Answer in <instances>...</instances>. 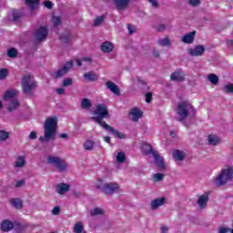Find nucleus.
I'll list each match as a JSON object with an SVG mask.
<instances>
[{"instance_id": "nucleus-1", "label": "nucleus", "mask_w": 233, "mask_h": 233, "mask_svg": "<svg viewBox=\"0 0 233 233\" xmlns=\"http://www.w3.org/2000/svg\"><path fill=\"white\" fill-rule=\"evenodd\" d=\"M56 136H57V116H51L44 123V137H40L39 141L48 143V141H54Z\"/></svg>"}, {"instance_id": "nucleus-2", "label": "nucleus", "mask_w": 233, "mask_h": 233, "mask_svg": "<svg viewBox=\"0 0 233 233\" xmlns=\"http://www.w3.org/2000/svg\"><path fill=\"white\" fill-rule=\"evenodd\" d=\"M94 116H91V121H95V123H97L99 127H102V128H105L106 122L103 121V119H108L110 117V113L108 112V106H106L105 104H99L96 106V110L94 111Z\"/></svg>"}, {"instance_id": "nucleus-3", "label": "nucleus", "mask_w": 233, "mask_h": 233, "mask_svg": "<svg viewBox=\"0 0 233 233\" xmlns=\"http://www.w3.org/2000/svg\"><path fill=\"white\" fill-rule=\"evenodd\" d=\"M142 152L145 154V156H148L152 154L155 159V165H157V167L158 170H165L167 168V166L165 165V160L163 159V157L159 156V153L157 151H155L154 148H152V145L148 143H143L142 144Z\"/></svg>"}, {"instance_id": "nucleus-4", "label": "nucleus", "mask_w": 233, "mask_h": 233, "mask_svg": "<svg viewBox=\"0 0 233 233\" xmlns=\"http://www.w3.org/2000/svg\"><path fill=\"white\" fill-rule=\"evenodd\" d=\"M233 179V167H228L220 171L217 177L213 178V183L216 187H223L227 185L228 181Z\"/></svg>"}, {"instance_id": "nucleus-5", "label": "nucleus", "mask_w": 233, "mask_h": 233, "mask_svg": "<svg viewBox=\"0 0 233 233\" xmlns=\"http://www.w3.org/2000/svg\"><path fill=\"white\" fill-rule=\"evenodd\" d=\"M190 110L196 114V109L192 104L188 103L187 101L179 102L177 108V114L178 116L177 121L183 123V121L188 117Z\"/></svg>"}, {"instance_id": "nucleus-6", "label": "nucleus", "mask_w": 233, "mask_h": 233, "mask_svg": "<svg viewBox=\"0 0 233 233\" xmlns=\"http://www.w3.org/2000/svg\"><path fill=\"white\" fill-rule=\"evenodd\" d=\"M96 188H98L107 196H112V194L119 190V184L114 182L105 183L103 179H98L96 183Z\"/></svg>"}, {"instance_id": "nucleus-7", "label": "nucleus", "mask_w": 233, "mask_h": 233, "mask_svg": "<svg viewBox=\"0 0 233 233\" xmlns=\"http://www.w3.org/2000/svg\"><path fill=\"white\" fill-rule=\"evenodd\" d=\"M22 87L24 94L32 96V91L37 88V82L32 80V75H25L22 78Z\"/></svg>"}, {"instance_id": "nucleus-8", "label": "nucleus", "mask_w": 233, "mask_h": 233, "mask_svg": "<svg viewBox=\"0 0 233 233\" xmlns=\"http://www.w3.org/2000/svg\"><path fill=\"white\" fill-rule=\"evenodd\" d=\"M47 163L48 165H53L54 167L58 170V172H65L68 168V164L58 157L49 156L47 157Z\"/></svg>"}, {"instance_id": "nucleus-9", "label": "nucleus", "mask_w": 233, "mask_h": 233, "mask_svg": "<svg viewBox=\"0 0 233 233\" xmlns=\"http://www.w3.org/2000/svg\"><path fill=\"white\" fill-rule=\"evenodd\" d=\"M74 66V61L66 62L62 68L58 69L54 73L55 79H59L64 76H66L67 72H70V69Z\"/></svg>"}, {"instance_id": "nucleus-10", "label": "nucleus", "mask_w": 233, "mask_h": 233, "mask_svg": "<svg viewBox=\"0 0 233 233\" xmlns=\"http://www.w3.org/2000/svg\"><path fill=\"white\" fill-rule=\"evenodd\" d=\"M205 51V46L198 45L193 48H189L187 54H189L191 57H201V56H204Z\"/></svg>"}, {"instance_id": "nucleus-11", "label": "nucleus", "mask_w": 233, "mask_h": 233, "mask_svg": "<svg viewBox=\"0 0 233 233\" xmlns=\"http://www.w3.org/2000/svg\"><path fill=\"white\" fill-rule=\"evenodd\" d=\"M112 3L116 10L121 12V10H127L132 0H112Z\"/></svg>"}, {"instance_id": "nucleus-12", "label": "nucleus", "mask_w": 233, "mask_h": 233, "mask_svg": "<svg viewBox=\"0 0 233 233\" xmlns=\"http://www.w3.org/2000/svg\"><path fill=\"white\" fill-rule=\"evenodd\" d=\"M128 117L132 119L134 123H137L139 119L143 117V112L139 110V107H133L128 113Z\"/></svg>"}, {"instance_id": "nucleus-13", "label": "nucleus", "mask_w": 233, "mask_h": 233, "mask_svg": "<svg viewBox=\"0 0 233 233\" xmlns=\"http://www.w3.org/2000/svg\"><path fill=\"white\" fill-rule=\"evenodd\" d=\"M47 35L48 28H46V26H40L35 31V37L37 39V41H43L44 39H46Z\"/></svg>"}, {"instance_id": "nucleus-14", "label": "nucleus", "mask_w": 233, "mask_h": 233, "mask_svg": "<svg viewBox=\"0 0 233 233\" xmlns=\"http://www.w3.org/2000/svg\"><path fill=\"white\" fill-rule=\"evenodd\" d=\"M170 79L171 81L181 83L185 81V73H183L181 69H177V71L171 74Z\"/></svg>"}, {"instance_id": "nucleus-15", "label": "nucleus", "mask_w": 233, "mask_h": 233, "mask_svg": "<svg viewBox=\"0 0 233 233\" xmlns=\"http://www.w3.org/2000/svg\"><path fill=\"white\" fill-rule=\"evenodd\" d=\"M196 39V31H191L186 35H184L181 38L182 43L186 45H192L194 40Z\"/></svg>"}, {"instance_id": "nucleus-16", "label": "nucleus", "mask_w": 233, "mask_h": 233, "mask_svg": "<svg viewBox=\"0 0 233 233\" xmlns=\"http://www.w3.org/2000/svg\"><path fill=\"white\" fill-rule=\"evenodd\" d=\"M106 88H108V90H110V92L115 94V96H121V89H119V86L116 85V83L112 81H107L106 83Z\"/></svg>"}, {"instance_id": "nucleus-17", "label": "nucleus", "mask_w": 233, "mask_h": 233, "mask_svg": "<svg viewBox=\"0 0 233 233\" xmlns=\"http://www.w3.org/2000/svg\"><path fill=\"white\" fill-rule=\"evenodd\" d=\"M208 196L209 193L206 192L198 198L197 203L199 205L200 208H207V204L208 203Z\"/></svg>"}, {"instance_id": "nucleus-18", "label": "nucleus", "mask_w": 233, "mask_h": 233, "mask_svg": "<svg viewBox=\"0 0 233 233\" xmlns=\"http://www.w3.org/2000/svg\"><path fill=\"white\" fill-rule=\"evenodd\" d=\"M105 130H107L108 132H111V134H114L116 136V137H117L118 139H125V137H127V136L117 130H115L114 127L110 125H106L104 127Z\"/></svg>"}, {"instance_id": "nucleus-19", "label": "nucleus", "mask_w": 233, "mask_h": 233, "mask_svg": "<svg viewBox=\"0 0 233 233\" xmlns=\"http://www.w3.org/2000/svg\"><path fill=\"white\" fill-rule=\"evenodd\" d=\"M84 79L94 83V81H97L99 79V75L96 74L94 71L86 72L83 75Z\"/></svg>"}, {"instance_id": "nucleus-20", "label": "nucleus", "mask_w": 233, "mask_h": 233, "mask_svg": "<svg viewBox=\"0 0 233 233\" xmlns=\"http://www.w3.org/2000/svg\"><path fill=\"white\" fill-rule=\"evenodd\" d=\"M167 200V198H156L151 202V208L153 210H156L157 208H159V207H163V205H165V201Z\"/></svg>"}, {"instance_id": "nucleus-21", "label": "nucleus", "mask_w": 233, "mask_h": 233, "mask_svg": "<svg viewBox=\"0 0 233 233\" xmlns=\"http://www.w3.org/2000/svg\"><path fill=\"white\" fill-rule=\"evenodd\" d=\"M70 190V186L66 183H60L56 186V192L62 196L63 194H66Z\"/></svg>"}, {"instance_id": "nucleus-22", "label": "nucleus", "mask_w": 233, "mask_h": 233, "mask_svg": "<svg viewBox=\"0 0 233 233\" xmlns=\"http://www.w3.org/2000/svg\"><path fill=\"white\" fill-rule=\"evenodd\" d=\"M101 50L105 54H110L114 50V45L111 42L106 41L101 45Z\"/></svg>"}, {"instance_id": "nucleus-23", "label": "nucleus", "mask_w": 233, "mask_h": 233, "mask_svg": "<svg viewBox=\"0 0 233 233\" xmlns=\"http://www.w3.org/2000/svg\"><path fill=\"white\" fill-rule=\"evenodd\" d=\"M12 228H14V223H12V221H10V220L2 221L1 230H3V232H10V230H12Z\"/></svg>"}, {"instance_id": "nucleus-24", "label": "nucleus", "mask_w": 233, "mask_h": 233, "mask_svg": "<svg viewBox=\"0 0 233 233\" xmlns=\"http://www.w3.org/2000/svg\"><path fill=\"white\" fill-rule=\"evenodd\" d=\"M72 39H74V36H73L72 34L69 33V32L63 33V34L60 35V41H61V43H65L66 45H68L69 43H71V42H72Z\"/></svg>"}, {"instance_id": "nucleus-25", "label": "nucleus", "mask_w": 233, "mask_h": 233, "mask_svg": "<svg viewBox=\"0 0 233 233\" xmlns=\"http://www.w3.org/2000/svg\"><path fill=\"white\" fill-rule=\"evenodd\" d=\"M208 141L209 145H212L213 147H216L221 143V139L216 136V135H209L208 137Z\"/></svg>"}, {"instance_id": "nucleus-26", "label": "nucleus", "mask_w": 233, "mask_h": 233, "mask_svg": "<svg viewBox=\"0 0 233 233\" xmlns=\"http://www.w3.org/2000/svg\"><path fill=\"white\" fill-rule=\"evenodd\" d=\"M10 204L12 207H15V208H17L18 210H21L23 208V201L19 198H11Z\"/></svg>"}, {"instance_id": "nucleus-27", "label": "nucleus", "mask_w": 233, "mask_h": 233, "mask_svg": "<svg viewBox=\"0 0 233 233\" xmlns=\"http://www.w3.org/2000/svg\"><path fill=\"white\" fill-rule=\"evenodd\" d=\"M173 157L177 159V161H183L185 159V152L176 149L173 151Z\"/></svg>"}, {"instance_id": "nucleus-28", "label": "nucleus", "mask_w": 233, "mask_h": 233, "mask_svg": "<svg viewBox=\"0 0 233 233\" xmlns=\"http://www.w3.org/2000/svg\"><path fill=\"white\" fill-rule=\"evenodd\" d=\"M26 165V159L24 156H19L16 158V162L15 164V168H22V167H25Z\"/></svg>"}, {"instance_id": "nucleus-29", "label": "nucleus", "mask_w": 233, "mask_h": 233, "mask_svg": "<svg viewBox=\"0 0 233 233\" xmlns=\"http://www.w3.org/2000/svg\"><path fill=\"white\" fill-rule=\"evenodd\" d=\"M74 232L75 233H86L85 230V226H83V222L78 221L74 226Z\"/></svg>"}, {"instance_id": "nucleus-30", "label": "nucleus", "mask_w": 233, "mask_h": 233, "mask_svg": "<svg viewBox=\"0 0 233 233\" xmlns=\"http://www.w3.org/2000/svg\"><path fill=\"white\" fill-rule=\"evenodd\" d=\"M208 80L211 85H218V83H219V76L216 74H209L208 76Z\"/></svg>"}, {"instance_id": "nucleus-31", "label": "nucleus", "mask_w": 233, "mask_h": 233, "mask_svg": "<svg viewBox=\"0 0 233 233\" xmlns=\"http://www.w3.org/2000/svg\"><path fill=\"white\" fill-rule=\"evenodd\" d=\"M92 107V102L88 98H83L81 102V108L84 110H88Z\"/></svg>"}, {"instance_id": "nucleus-32", "label": "nucleus", "mask_w": 233, "mask_h": 233, "mask_svg": "<svg viewBox=\"0 0 233 233\" xmlns=\"http://www.w3.org/2000/svg\"><path fill=\"white\" fill-rule=\"evenodd\" d=\"M17 96V90H7L4 95V99H12Z\"/></svg>"}, {"instance_id": "nucleus-33", "label": "nucleus", "mask_w": 233, "mask_h": 233, "mask_svg": "<svg viewBox=\"0 0 233 233\" xmlns=\"http://www.w3.org/2000/svg\"><path fill=\"white\" fill-rule=\"evenodd\" d=\"M15 108H19V101L17 100H13L7 107V110L9 112H14V110H15Z\"/></svg>"}, {"instance_id": "nucleus-34", "label": "nucleus", "mask_w": 233, "mask_h": 233, "mask_svg": "<svg viewBox=\"0 0 233 233\" xmlns=\"http://www.w3.org/2000/svg\"><path fill=\"white\" fill-rule=\"evenodd\" d=\"M25 5L31 7V10H35V6L39 5V0H25Z\"/></svg>"}, {"instance_id": "nucleus-35", "label": "nucleus", "mask_w": 233, "mask_h": 233, "mask_svg": "<svg viewBox=\"0 0 233 233\" xmlns=\"http://www.w3.org/2000/svg\"><path fill=\"white\" fill-rule=\"evenodd\" d=\"M157 45L160 46H170V39H168V37L158 39Z\"/></svg>"}, {"instance_id": "nucleus-36", "label": "nucleus", "mask_w": 233, "mask_h": 233, "mask_svg": "<svg viewBox=\"0 0 233 233\" xmlns=\"http://www.w3.org/2000/svg\"><path fill=\"white\" fill-rule=\"evenodd\" d=\"M95 142L93 140H86L84 143L85 150H94Z\"/></svg>"}, {"instance_id": "nucleus-37", "label": "nucleus", "mask_w": 233, "mask_h": 233, "mask_svg": "<svg viewBox=\"0 0 233 233\" xmlns=\"http://www.w3.org/2000/svg\"><path fill=\"white\" fill-rule=\"evenodd\" d=\"M106 17V16H105V15H102L101 16H96L94 22V26H99V25H102Z\"/></svg>"}, {"instance_id": "nucleus-38", "label": "nucleus", "mask_w": 233, "mask_h": 233, "mask_svg": "<svg viewBox=\"0 0 233 233\" xmlns=\"http://www.w3.org/2000/svg\"><path fill=\"white\" fill-rule=\"evenodd\" d=\"M90 214L91 216H99L105 214V210H103V208H96L90 211Z\"/></svg>"}, {"instance_id": "nucleus-39", "label": "nucleus", "mask_w": 233, "mask_h": 233, "mask_svg": "<svg viewBox=\"0 0 233 233\" xmlns=\"http://www.w3.org/2000/svg\"><path fill=\"white\" fill-rule=\"evenodd\" d=\"M10 137V134L5 130H0V141H6Z\"/></svg>"}, {"instance_id": "nucleus-40", "label": "nucleus", "mask_w": 233, "mask_h": 233, "mask_svg": "<svg viewBox=\"0 0 233 233\" xmlns=\"http://www.w3.org/2000/svg\"><path fill=\"white\" fill-rule=\"evenodd\" d=\"M126 160H127V156H125L123 152H119L116 155L117 163H125Z\"/></svg>"}, {"instance_id": "nucleus-41", "label": "nucleus", "mask_w": 233, "mask_h": 233, "mask_svg": "<svg viewBox=\"0 0 233 233\" xmlns=\"http://www.w3.org/2000/svg\"><path fill=\"white\" fill-rule=\"evenodd\" d=\"M52 23L54 26H60L62 21H61V16H52Z\"/></svg>"}, {"instance_id": "nucleus-42", "label": "nucleus", "mask_w": 233, "mask_h": 233, "mask_svg": "<svg viewBox=\"0 0 233 233\" xmlns=\"http://www.w3.org/2000/svg\"><path fill=\"white\" fill-rule=\"evenodd\" d=\"M7 56H8V57H11V58L17 57V49H15V48L8 49Z\"/></svg>"}, {"instance_id": "nucleus-43", "label": "nucleus", "mask_w": 233, "mask_h": 233, "mask_svg": "<svg viewBox=\"0 0 233 233\" xmlns=\"http://www.w3.org/2000/svg\"><path fill=\"white\" fill-rule=\"evenodd\" d=\"M225 94H233V84H228L224 86Z\"/></svg>"}, {"instance_id": "nucleus-44", "label": "nucleus", "mask_w": 233, "mask_h": 233, "mask_svg": "<svg viewBox=\"0 0 233 233\" xmlns=\"http://www.w3.org/2000/svg\"><path fill=\"white\" fill-rule=\"evenodd\" d=\"M72 85H74V79H72V78H65L63 80L62 86H70Z\"/></svg>"}, {"instance_id": "nucleus-45", "label": "nucleus", "mask_w": 233, "mask_h": 233, "mask_svg": "<svg viewBox=\"0 0 233 233\" xmlns=\"http://www.w3.org/2000/svg\"><path fill=\"white\" fill-rule=\"evenodd\" d=\"M19 19H21V13L17 10H14L13 11V20L15 22L19 21Z\"/></svg>"}, {"instance_id": "nucleus-46", "label": "nucleus", "mask_w": 233, "mask_h": 233, "mask_svg": "<svg viewBox=\"0 0 233 233\" xmlns=\"http://www.w3.org/2000/svg\"><path fill=\"white\" fill-rule=\"evenodd\" d=\"M165 179V175L162 173H156L154 175V181H163Z\"/></svg>"}, {"instance_id": "nucleus-47", "label": "nucleus", "mask_w": 233, "mask_h": 233, "mask_svg": "<svg viewBox=\"0 0 233 233\" xmlns=\"http://www.w3.org/2000/svg\"><path fill=\"white\" fill-rule=\"evenodd\" d=\"M5 77H8V69L3 68L0 70V80L5 79Z\"/></svg>"}, {"instance_id": "nucleus-48", "label": "nucleus", "mask_w": 233, "mask_h": 233, "mask_svg": "<svg viewBox=\"0 0 233 233\" xmlns=\"http://www.w3.org/2000/svg\"><path fill=\"white\" fill-rule=\"evenodd\" d=\"M44 6H46L47 10H52V8L54 7V3H52L50 0L45 1Z\"/></svg>"}, {"instance_id": "nucleus-49", "label": "nucleus", "mask_w": 233, "mask_h": 233, "mask_svg": "<svg viewBox=\"0 0 233 233\" xmlns=\"http://www.w3.org/2000/svg\"><path fill=\"white\" fill-rule=\"evenodd\" d=\"M127 30H128L130 35L135 34L136 26H134V25H132L130 24H127Z\"/></svg>"}, {"instance_id": "nucleus-50", "label": "nucleus", "mask_w": 233, "mask_h": 233, "mask_svg": "<svg viewBox=\"0 0 233 233\" xmlns=\"http://www.w3.org/2000/svg\"><path fill=\"white\" fill-rule=\"evenodd\" d=\"M61 212V208L59 207H55L52 210V214L54 216H59V213Z\"/></svg>"}, {"instance_id": "nucleus-51", "label": "nucleus", "mask_w": 233, "mask_h": 233, "mask_svg": "<svg viewBox=\"0 0 233 233\" xmlns=\"http://www.w3.org/2000/svg\"><path fill=\"white\" fill-rule=\"evenodd\" d=\"M148 2L150 3V5H152L154 8H159V3L157 2V0H148Z\"/></svg>"}, {"instance_id": "nucleus-52", "label": "nucleus", "mask_w": 233, "mask_h": 233, "mask_svg": "<svg viewBox=\"0 0 233 233\" xmlns=\"http://www.w3.org/2000/svg\"><path fill=\"white\" fill-rule=\"evenodd\" d=\"M152 101V93H147L146 94V102L150 103Z\"/></svg>"}, {"instance_id": "nucleus-53", "label": "nucleus", "mask_w": 233, "mask_h": 233, "mask_svg": "<svg viewBox=\"0 0 233 233\" xmlns=\"http://www.w3.org/2000/svg\"><path fill=\"white\" fill-rule=\"evenodd\" d=\"M189 5H191V6H198L199 0H189Z\"/></svg>"}, {"instance_id": "nucleus-54", "label": "nucleus", "mask_w": 233, "mask_h": 233, "mask_svg": "<svg viewBox=\"0 0 233 233\" xmlns=\"http://www.w3.org/2000/svg\"><path fill=\"white\" fill-rule=\"evenodd\" d=\"M30 139H36L37 138V133L35 131H32L29 135Z\"/></svg>"}, {"instance_id": "nucleus-55", "label": "nucleus", "mask_w": 233, "mask_h": 233, "mask_svg": "<svg viewBox=\"0 0 233 233\" xmlns=\"http://www.w3.org/2000/svg\"><path fill=\"white\" fill-rule=\"evenodd\" d=\"M25 185V180H19L16 182L15 187L16 188H19Z\"/></svg>"}, {"instance_id": "nucleus-56", "label": "nucleus", "mask_w": 233, "mask_h": 233, "mask_svg": "<svg viewBox=\"0 0 233 233\" xmlns=\"http://www.w3.org/2000/svg\"><path fill=\"white\" fill-rule=\"evenodd\" d=\"M165 28H166L165 25H159L157 27V32H163V31H165Z\"/></svg>"}, {"instance_id": "nucleus-57", "label": "nucleus", "mask_w": 233, "mask_h": 233, "mask_svg": "<svg viewBox=\"0 0 233 233\" xmlns=\"http://www.w3.org/2000/svg\"><path fill=\"white\" fill-rule=\"evenodd\" d=\"M56 94H58V96H63L65 94V88L56 89Z\"/></svg>"}, {"instance_id": "nucleus-58", "label": "nucleus", "mask_w": 233, "mask_h": 233, "mask_svg": "<svg viewBox=\"0 0 233 233\" xmlns=\"http://www.w3.org/2000/svg\"><path fill=\"white\" fill-rule=\"evenodd\" d=\"M160 228L162 233H168V227L162 226Z\"/></svg>"}, {"instance_id": "nucleus-59", "label": "nucleus", "mask_w": 233, "mask_h": 233, "mask_svg": "<svg viewBox=\"0 0 233 233\" xmlns=\"http://www.w3.org/2000/svg\"><path fill=\"white\" fill-rule=\"evenodd\" d=\"M60 137H61V139H66V138H68V134L62 133V134H60Z\"/></svg>"}, {"instance_id": "nucleus-60", "label": "nucleus", "mask_w": 233, "mask_h": 233, "mask_svg": "<svg viewBox=\"0 0 233 233\" xmlns=\"http://www.w3.org/2000/svg\"><path fill=\"white\" fill-rule=\"evenodd\" d=\"M227 232H228V228H220L219 233H227Z\"/></svg>"}, {"instance_id": "nucleus-61", "label": "nucleus", "mask_w": 233, "mask_h": 233, "mask_svg": "<svg viewBox=\"0 0 233 233\" xmlns=\"http://www.w3.org/2000/svg\"><path fill=\"white\" fill-rule=\"evenodd\" d=\"M153 56H155V57H159V51L154 49L153 50Z\"/></svg>"}, {"instance_id": "nucleus-62", "label": "nucleus", "mask_w": 233, "mask_h": 233, "mask_svg": "<svg viewBox=\"0 0 233 233\" xmlns=\"http://www.w3.org/2000/svg\"><path fill=\"white\" fill-rule=\"evenodd\" d=\"M76 65H77V66H83V59H81V60L77 59Z\"/></svg>"}, {"instance_id": "nucleus-63", "label": "nucleus", "mask_w": 233, "mask_h": 233, "mask_svg": "<svg viewBox=\"0 0 233 233\" xmlns=\"http://www.w3.org/2000/svg\"><path fill=\"white\" fill-rule=\"evenodd\" d=\"M104 141L106 143H110V137L106 136V137H104Z\"/></svg>"}, {"instance_id": "nucleus-64", "label": "nucleus", "mask_w": 233, "mask_h": 233, "mask_svg": "<svg viewBox=\"0 0 233 233\" xmlns=\"http://www.w3.org/2000/svg\"><path fill=\"white\" fill-rule=\"evenodd\" d=\"M82 61H87V62H91L92 61V58H90V57H84V58H82Z\"/></svg>"}]
</instances>
